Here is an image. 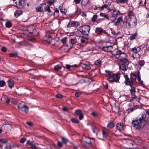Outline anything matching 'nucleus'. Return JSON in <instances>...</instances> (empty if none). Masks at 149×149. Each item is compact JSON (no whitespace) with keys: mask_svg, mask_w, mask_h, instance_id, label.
I'll list each match as a JSON object with an SVG mask.
<instances>
[{"mask_svg":"<svg viewBox=\"0 0 149 149\" xmlns=\"http://www.w3.org/2000/svg\"><path fill=\"white\" fill-rule=\"evenodd\" d=\"M148 119L146 115L142 114L139 119L133 120L132 125L135 129L139 130L143 127Z\"/></svg>","mask_w":149,"mask_h":149,"instance_id":"f257e3e1","label":"nucleus"},{"mask_svg":"<svg viewBox=\"0 0 149 149\" xmlns=\"http://www.w3.org/2000/svg\"><path fill=\"white\" fill-rule=\"evenodd\" d=\"M113 55L114 57L118 60L120 62L128 59L127 56L126 54L122 52L121 50L116 51V53Z\"/></svg>","mask_w":149,"mask_h":149,"instance_id":"f03ea898","label":"nucleus"},{"mask_svg":"<svg viewBox=\"0 0 149 149\" xmlns=\"http://www.w3.org/2000/svg\"><path fill=\"white\" fill-rule=\"evenodd\" d=\"M121 74L116 73L110 75L107 79L110 83L118 82L120 79Z\"/></svg>","mask_w":149,"mask_h":149,"instance_id":"7ed1b4c3","label":"nucleus"},{"mask_svg":"<svg viewBox=\"0 0 149 149\" xmlns=\"http://www.w3.org/2000/svg\"><path fill=\"white\" fill-rule=\"evenodd\" d=\"M120 68L124 71H126L128 68V65L129 64L128 59L120 62Z\"/></svg>","mask_w":149,"mask_h":149,"instance_id":"20e7f679","label":"nucleus"},{"mask_svg":"<svg viewBox=\"0 0 149 149\" xmlns=\"http://www.w3.org/2000/svg\"><path fill=\"white\" fill-rule=\"evenodd\" d=\"M81 143L85 147H88L89 145L91 144L92 142L89 138L85 136H83L81 141Z\"/></svg>","mask_w":149,"mask_h":149,"instance_id":"39448f33","label":"nucleus"},{"mask_svg":"<svg viewBox=\"0 0 149 149\" xmlns=\"http://www.w3.org/2000/svg\"><path fill=\"white\" fill-rule=\"evenodd\" d=\"M82 28L81 33L85 35V36L88 37V33H89L90 29V26L89 25H84L80 27V29Z\"/></svg>","mask_w":149,"mask_h":149,"instance_id":"423d86ee","label":"nucleus"},{"mask_svg":"<svg viewBox=\"0 0 149 149\" xmlns=\"http://www.w3.org/2000/svg\"><path fill=\"white\" fill-rule=\"evenodd\" d=\"M17 107L19 110L26 113H27L29 110V107L25 104H22V103H19Z\"/></svg>","mask_w":149,"mask_h":149,"instance_id":"0eeeda50","label":"nucleus"},{"mask_svg":"<svg viewBox=\"0 0 149 149\" xmlns=\"http://www.w3.org/2000/svg\"><path fill=\"white\" fill-rule=\"evenodd\" d=\"M129 18L128 19L134 23L136 22V20L134 13L132 11H130L128 14Z\"/></svg>","mask_w":149,"mask_h":149,"instance_id":"6e6552de","label":"nucleus"},{"mask_svg":"<svg viewBox=\"0 0 149 149\" xmlns=\"http://www.w3.org/2000/svg\"><path fill=\"white\" fill-rule=\"evenodd\" d=\"M125 83L126 85L130 86L133 84V81L131 79L128 77L127 75H125Z\"/></svg>","mask_w":149,"mask_h":149,"instance_id":"1a4fd4ad","label":"nucleus"},{"mask_svg":"<svg viewBox=\"0 0 149 149\" xmlns=\"http://www.w3.org/2000/svg\"><path fill=\"white\" fill-rule=\"evenodd\" d=\"M107 136V133L104 130L103 131L102 133V134H98L97 135V137L98 139L102 140H106Z\"/></svg>","mask_w":149,"mask_h":149,"instance_id":"9d476101","label":"nucleus"},{"mask_svg":"<svg viewBox=\"0 0 149 149\" xmlns=\"http://www.w3.org/2000/svg\"><path fill=\"white\" fill-rule=\"evenodd\" d=\"M130 86L131 88L130 90V93L131 94L132 97L133 98H135L136 97V96L135 95V93L136 92L135 88L132 86V85Z\"/></svg>","mask_w":149,"mask_h":149,"instance_id":"9b49d317","label":"nucleus"},{"mask_svg":"<svg viewBox=\"0 0 149 149\" xmlns=\"http://www.w3.org/2000/svg\"><path fill=\"white\" fill-rule=\"evenodd\" d=\"M120 14V13L118 10H113L112 13L111 15L113 17H116L119 15Z\"/></svg>","mask_w":149,"mask_h":149,"instance_id":"f8f14e48","label":"nucleus"},{"mask_svg":"<svg viewBox=\"0 0 149 149\" xmlns=\"http://www.w3.org/2000/svg\"><path fill=\"white\" fill-rule=\"evenodd\" d=\"M113 47L112 46H108L103 47V49L106 52H110L112 51Z\"/></svg>","mask_w":149,"mask_h":149,"instance_id":"ddd939ff","label":"nucleus"},{"mask_svg":"<svg viewBox=\"0 0 149 149\" xmlns=\"http://www.w3.org/2000/svg\"><path fill=\"white\" fill-rule=\"evenodd\" d=\"M124 24L126 26L127 28H130L132 25L134 23L127 19L126 21L124 22Z\"/></svg>","mask_w":149,"mask_h":149,"instance_id":"4468645a","label":"nucleus"},{"mask_svg":"<svg viewBox=\"0 0 149 149\" xmlns=\"http://www.w3.org/2000/svg\"><path fill=\"white\" fill-rule=\"evenodd\" d=\"M116 129L120 131L123 130V126L120 123H118L116 125Z\"/></svg>","mask_w":149,"mask_h":149,"instance_id":"2eb2a0df","label":"nucleus"},{"mask_svg":"<svg viewBox=\"0 0 149 149\" xmlns=\"http://www.w3.org/2000/svg\"><path fill=\"white\" fill-rule=\"evenodd\" d=\"M122 16L120 17L117 19V21L114 23V25L118 26L119 25L120 22L122 21Z\"/></svg>","mask_w":149,"mask_h":149,"instance_id":"dca6fc26","label":"nucleus"},{"mask_svg":"<svg viewBox=\"0 0 149 149\" xmlns=\"http://www.w3.org/2000/svg\"><path fill=\"white\" fill-rule=\"evenodd\" d=\"M71 25L72 27H77L79 26L80 24L79 22L73 21L71 22Z\"/></svg>","mask_w":149,"mask_h":149,"instance_id":"f3484780","label":"nucleus"},{"mask_svg":"<svg viewBox=\"0 0 149 149\" xmlns=\"http://www.w3.org/2000/svg\"><path fill=\"white\" fill-rule=\"evenodd\" d=\"M8 86L10 88H12L14 85V83L13 81L10 79L8 81Z\"/></svg>","mask_w":149,"mask_h":149,"instance_id":"a211bd4d","label":"nucleus"},{"mask_svg":"<svg viewBox=\"0 0 149 149\" xmlns=\"http://www.w3.org/2000/svg\"><path fill=\"white\" fill-rule=\"evenodd\" d=\"M103 31L102 29L101 28H97L95 29V32L97 34H100Z\"/></svg>","mask_w":149,"mask_h":149,"instance_id":"6ab92c4d","label":"nucleus"},{"mask_svg":"<svg viewBox=\"0 0 149 149\" xmlns=\"http://www.w3.org/2000/svg\"><path fill=\"white\" fill-rule=\"evenodd\" d=\"M133 107H132L130 109H128V110L130 111V112H132V111L134 109H136L138 108H139L140 106L139 105H133Z\"/></svg>","mask_w":149,"mask_h":149,"instance_id":"aec40b11","label":"nucleus"},{"mask_svg":"<svg viewBox=\"0 0 149 149\" xmlns=\"http://www.w3.org/2000/svg\"><path fill=\"white\" fill-rule=\"evenodd\" d=\"M140 48L139 47H135L132 49V51L135 53H137L139 52L140 51Z\"/></svg>","mask_w":149,"mask_h":149,"instance_id":"412c9836","label":"nucleus"},{"mask_svg":"<svg viewBox=\"0 0 149 149\" xmlns=\"http://www.w3.org/2000/svg\"><path fill=\"white\" fill-rule=\"evenodd\" d=\"M82 68L86 70H89L90 68V67L89 65L86 63L82 64L81 65Z\"/></svg>","mask_w":149,"mask_h":149,"instance_id":"4be33fe9","label":"nucleus"},{"mask_svg":"<svg viewBox=\"0 0 149 149\" xmlns=\"http://www.w3.org/2000/svg\"><path fill=\"white\" fill-rule=\"evenodd\" d=\"M131 77L134 80H136V73L135 72H132L130 74Z\"/></svg>","mask_w":149,"mask_h":149,"instance_id":"5701e85b","label":"nucleus"},{"mask_svg":"<svg viewBox=\"0 0 149 149\" xmlns=\"http://www.w3.org/2000/svg\"><path fill=\"white\" fill-rule=\"evenodd\" d=\"M59 9L60 10L61 12L64 14H65L67 12V10L66 9H65L63 7H61V6H59Z\"/></svg>","mask_w":149,"mask_h":149,"instance_id":"b1692460","label":"nucleus"},{"mask_svg":"<svg viewBox=\"0 0 149 149\" xmlns=\"http://www.w3.org/2000/svg\"><path fill=\"white\" fill-rule=\"evenodd\" d=\"M100 15L101 17H104L109 20V17L108 15L103 13H101L100 14Z\"/></svg>","mask_w":149,"mask_h":149,"instance_id":"393cba45","label":"nucleus"},{"mask_svg":"<svg viewBox=\"0 0 149 149\" xmlns=\"http://www.w3.org/2000/svg\"><path fill=\"white\" fill-rule=\"evenodd\" d=\"M114 126V124L113 122H110L107 124V127L109 128H112Z\"/></svg>","mask_w":149,"mask_h":149,"instance_id":"a878e982","label":"nucleus"},{"mask_svg":"<svg viewBox=\"0 0 149 149\" xmlns=\"http://www.w3.org/2000/svg\"><path fill=\"white\" fill-rule=\"evenodd\" d=\"M20 45L22 46H27L31 45V44L26 42H21L20 43Z\"/></svg>","mask_w":149,"mask_h":149,"instance_id":"bb28decb","label":"nucleus"},{"mask_svg":"<svg viewBox=\"0 0 149 149\" xmlns=\"http://www.w3.org/2000/svg\"><path fill=\"white\" fill-rule=\"evenodd\" d=\"M22 13V12L20 10H17L15 13V15L16 16L18 17Z\"/></svg>","mask_w":149,"mask_h":149,"instance_id":"cd10ccee","label":"nucleus"},{"mask_svg":"<svg viewBox=\"0 0 149 149\" xmlns=\"http://www.w3.org/2000/svg\"><path fill=\"white\" fill-rule=\"evenodd\" d=\"M138 36L137 33H135L133 35L131 36L130 37V40H132L135 39Z\"/></svg>","mask_w":149,"mask_h":149,"instance_id":"c85d7f7f","label":"nucleus"},{"mask_svg":"<svg viewBox=\"0 0 149 149\" xmlns=\"http://www.w3.org/2000/svg\"><path fill=\"white\" fill-rule=\"evenodd\" d=\"M70 42L72 45H74L77 42V40L76 39H71L70 40Z\"/></svg>","mask_w":149,"mask_h":149,"instance_id":"c756f323","label":"nucleus"},{"mask_svg":"<svg viewBox=\"0 0 149 149\" xmlns=\"http://www.w3.org/2000/svg\"><path fill=\"white\" fill-rule=\"evenodd\" d=\"M25 90L24 89L22 92H21V91H19V95H23V96H29V95L28 94H26L25 93H24L25 92Z\"/></svg>","mask_w":149,"mask_h":149,"instance_id":"7c9ffc66","label":"nucleus"},{"mask_svg":"<svg viewBox=\"0 0 149 149\" xmlns=\"http://www.w3.org/2000/svg\"><path fill=\"white\" fill-rule=\"evenodd\" d=\"M108 7V5L107 4H104L102 5L101 7H98V8L100 11H102L104 8H107Z\"/></svg>","mask_w":149,"mask_h":149,"instance_id":"2f4dec72","label":"nucleus"},{"mask_svg":"<svg viewBox=\"0 0 149 149\" xmlns=\"http://www.w3.org/2000/svg\"><path fill=\"white\" fill-rule=\"evenodd\" d=\"M36 11L37 12H43L44 11L43 10V8L41 6H39L37 7L36 9Z\"/></svg>","mask_w":149,"mask_h":149,"instance_id":"473e14b6","label":"nucleus"},{"mask_svg":"<svg viewBox=\"0 0 149 149\" xmlns=\"http://www.w3.org/2000/svg\"><path fill=\"white\" fill-rule=\"evenodd\" d=\"M44 9L45 11L48 12L49 13H51V10L50 9V7L48 6H45Z\"/></svg>","mask_w":149,"mask_h":149,"instance_id":"72a5a7b5","label":"nucleus"},{"mask_svg":"<svg viewBox=\"0 0 149 149\" xmlns=\"http://www.w3.org/2000/svg\"><path fill=\"white\" fill-rule=\"evenodd\" d=\"M116 1L117 3L122 4L126 3L128 0H116Z\"/></svg>","mask_w":149,"mask_h":149,"instance_id":"f704fd0d","label":"nucleus"},{"mask_svg":"<svg viewBox=\"0 0 149 149\" xmlns=\"http://www.w3.org/2000/svg\"><path fill=\"white\" fill-rule=\"evenodd\" d=\"M61 67L59 65H58L55 66L54 68L55 70L56 71H58L61 70Z\"/></svg>","mask_w":149,"mask_h":149,"instance_id":"c9c22d12","label":"nucleus"},{"mask_svg":"<svg viewBox=\"0 0 149 149\" xmlns=\"http://www.w3.org/2000/svg\"><path fill=\"white\" fill-rule=\"evenodd\" d=\"M6 27L10 28L12 26V24L10 22H8L6 23Z\"/></svg>","mask_w":149,"mask_h":149,"instance_id":"e433bc0d","label":"nucleus"},{"mask_svg":"<svg viewBox=\"0 0 149 149\" xmlns=\"http://www.w3.org/2000/svg\"><path fill=\"white\" fill-rule=\"evenodd\" d=\"M146 0H141L139 2V4L142 6H144L146 5Z\"/></svg>","mask_w":149,"mask_h":149,"instance_id":"4c0bfd02","label":"nucleus"},{"mask_svg":"<svg viewBox=\"0 0 149 149\" xmlns=\"http://www.w3.org/2000/svg\"><path fill=\"white\" fill-rule=\"evenodd\" d=\"M75 113L77 115H79L82 113L80 109L77 110L75 111Z\"/></svg>","mask_w":149,"mask_h":149,"instance_id":"58836bf2","label":"nucleus"},{"mask_svg":"<svg viewBox=\"0 0 149 149\" xmlns=\"http://www.w3.org/2000/svg\"><path fill=\"white\" fill-rule=\"evenodd\" d=\"M95 64L97 66H100L101 64V61L100 60H97L95 62Z\"/></svg>","mask_w":149,"mask_h":149,"instance_id":"ea45409f","label":"nucleus"},{"mask_svg":"<svg viewBox=\"0 0 149 149\" xmlns=\"http://www.w3.org/2000/svg\"><path fill=\"white\" fill-rule=\"evenodd\" d=\"M72 122L74 123H78L79 122L78 120L75 118H72L71 119Z\"/></svg>","mask_w":149,"mask_h":149,"instance_id":"a19ab883","label":"nucleus"},{"mask_svg":"<svg viewBox=\"0 0 149 149\" xmlns=\"http://www.w3.org/2000/svg\"><path fill=\"white\" fill-rule=\"evenodd\" d=\"M88 2V0H81L82 4L85 5L87 4Z\"/></svg>","mask_w":149,"mask_h":149,"instance_id":"79ce46f5","label":"nucleus"},{"mask_svg":"<svg viewBox=\"0 0 149 149\" xmlns=\"http://www.w3.org/2000/svg\"><path fill=\"white\" fill-rule=\"evenodd\" d=\"M30 146H31V148L33 149H36L37 148L35 143L33 142H32Z\"/></svg>","mask_w":149,"mask_h":149,"instance_id":"37998d69","label":"nucleus"},{"mask_svg":"<svg viewBox=\"0 0 149 149\" xmlns=\"http://www.w3.org/2000/svg\"><path fill=\"white\" fill-rule=\"evenodd\" d=\"M62 142L65 144L68 141V140L64 137H62Z\"/></svg>","mask_w":149,"mask_h":149,"instance_id":"c03bdc74","label":"nucleus"},{"mask_svg":"<svg viewBox=\"0 0 149 149\" xmlns=\"http://www.w3.org/2000/svg\"><path fill=\"white\" fill-rule=\"evenodd\" d=\"M64 68H66L68 70H70V69L72 68L71 65H69L67 64L65 65V67H63Z\"/></svg>","mask_w":149,"mask_h":149,"instance_id":"a18cd8bd","label":"nucleus"},{"mask_svg":"<svg viewBox=\"0 0 149 149\" xmlns=\"http://www.w3.org/2000/svg\"><path fill=\"white\" fill-rule=\"evenodd\" d=\"M97 15H93L92 18V21L93 22L95 21L97 19Z\"/></svg>","mask_w":149,"mask_h":149,"instance_id":"49530a36","label":"nucleus"},{"mask_svg":"<svg viewBox=\"0 0 149 149\" xmlns=\"http://www.w3.org/2000/svg\"><path fill=\"white\" fill-rule=\"evenodd\" d=\"M9 56L10 57H15L17 56V53L10 54H9Z\"/></svg>","mask_w":149,"mask_h":149,"instance_id":"de8ad7c7","label":"nucleus"},{"mask_svg":"<svg viewBox=\"0 0 149 149\" xmlns=\"http://www.w3.org/2000/svg\"><path fill=\"white\" fill-rule=\"evenodd\" d=\"M56 1V0H49V3L50 5H52Z\"/></svg>","mask_w":149,"mask_h":149,"instance_id":"09e8293b","label":"nucleus"},{"mask_svg":"<svg viewBox=\"0 0 149 149\" xmlns=\"http://www.w3.org/2000/svg\"><path fill=\"white\" fill-rule=\"evenodd\" d=\"M87 37H86V38L85 39H84V38H81V42L82 43H86V42H87Z\"/></svg>","mask_w":149,"mask_h":149,"instance_id":"8fccbe9b","label":"nucleus"},{"mask_svg":"<svg viewBox=\"0 0 149 149\" xmlns=\"http://www.w3.org/2000/svg\"><path fill=\"white\" fill-rule=\"evenodd\" d=\"M5 81H1L0 82V86L1 87H3L5 85Z\"/></svg>","mask_w":149,"mask_h":149,"instance_id":"3c124183","label":"nucleus"},{"mask_svg":"<svg viewBox=\"0 0 149 149\" xmlns=\"http://www.w3.org/2000/svg\"><path fill=\"white\" fill-rule=\"evenodd\" d=\"M67 37H65L64 38H62L61 40V42L63 43H65L66 42V40L67 39Z\"/></svg>","mask_w":149,"mask_h":149,"instance_id":"603ef678","label":"nucleus"},{"mask_svg":"<svg viewBox=\"0 0 149 149\" xmlns=\"http://www.w3.org/2000/svg\"><path fill=\"white\" fill-rule=\"evenodd\" d=\"M147 47V45H142L140 46L139 47L140 48V50L141 49H144L145 48H146Z\"/></svg>","mask_w":149,"mask_h":149,"instance_id":"864d4df0","label":"nucleus"},{"mask_svg":"<svg viewBox=\"0 0 149 149\" xmlns=\"http://www.w3.org/2000/svg\"><path fill=\"white\" fill-rule=\"evenodd\" d=\"M26 138H25V137L23 138L20 139V142L21 143H23L24 142L26 141Z\"/></svg>","mask_w":149,"mask_h":149,"instance_id":"5fc2aeb1","label":"nucleus"},{"mask_svg":"<svg viewBox=\"0 0 149 149\" xmlns=\"http://www.w3.org/2000/svg\"><path fill=\"white\" fill-rule=\"evenodd\" d=\"M145 61L143 60L139 62V64L141 66H143L145 64Z\"/></svg>","mask_w":149,"mask_h":149,"instance_id":"6e6d98bb","label":"nucleus"},{"mask_svg":"<svg viewBox=\"0 0 149 149\" xmlns=\"http://www.w3.org/2000/svg\"><path fill=\"white\" fill-rule=\"evenodd\" d=\"M1 50L2 52H6L7 51V49L6 47H2L1 49Z\"/></svg>","mask_w":149,"mask_h":149,"instance_id":"4d7b16f0","label":"nucleus"},{"mask_svg":"<svg viewBox=\"0 0 149 149\" xmlns=\"http://www.w3.org/2000/svg\"><path fill=\"white\" fill-rule=\"evenodd\" d=\"M57 144L58 146L60 148L61 147L63 146L62 143L59 141H58Z\"/></svg>","mask_w":149,"mask_h":149,"instance_id":"13d9d810","label":"nucleus"},{"mask_svg":"<svg viewBox=\"0 0 149 149\" xmlns=\"http://www.w3.org/2000/svg\"><path fill=\"white\" fill-rule=\"evenodd\" d=\"M7 140L5 139H1L0 140V141L3 143H6L7 142Z\"/></svg>","mask_w":149,"mask_h":149,"instance_id":"bf43d9fd","label":"nucleus"},{"mask_svg":"<svg viewBox=\"0 0 149 149\" xmlns=\"http://www.w3.org/2000/svg\"><path fill=\"white\" fill-rule=\"evenodd\" d=\"M138 80L140 83L141 84H143V81L141 80L140 77H138Z\"/></svg>","mask_w":149,"mask_h":149,"instance_id":"052dcab7","label":"nucleus"},{"mask_svg":"<svg viewBox=\"0 0 149 149\" xmlns=\"http://www.w3.org/2000/svg\"><path fill=\"white\" fill-rule=\"evenodd\" d=\"M84 118V116L82 113L79 115V119L81 120Z\"/></svg>","mask_w":149,"mask_h":149,"instance_id":"680f3d73","label":"nucleus"},{"mask_svg":"<svg viewBox=\"0 0 149 149\" xmlns=\"http://www.w3.org/2000/svg\"><path fill=\"white\" fill-rule=\"evenodd\" d=\"M115 105L116 107L118 109H119V103H115Z\"/></svg>","mask_w":149,"mask_h":149,"instance_id":"e2e57ef3","label":"nucleus"},{"mask_svg":"<svg viewBox=\"0 0 149 149\" xmlns=\"http://www.w3.org/2000/svg\"><path fill=\"white\" fill-rule=\"evenodd\" d=\"M33 142H31L30 140H28L26 142V145H30Z\"/></svg>","mask_w":149,"mask_h":149,"instance_id":"0e129e2a","label":"nucleus"},{"mask_svg":"<svg viewBox=\"0 0 149 149\" xmlns=\"http://www.w3.org/2000/svg\"><path fill=\"white\" fill-rule=\"evenodd\" d=\"M28 39L30 40H35V39L33 37L31 36H29L28 37Z\"/></svg>","mask_w":149,"mask_h":149,"instance_id":"69168bd1","label":"nucleus"},{"mask_svg":"<svg viewBox=\"0 0 149 149\" xmlns=\"http://www.w3.org/2000/svg\"><path fill=\"white\" fill-rule=\"evenodd\" d=\"M81 0H74V2L77 4H79L80 3Z\"/></svg>","mask_w":149,"mask_h":149,"instance_id":"338daca9","label":"nucleus"},{"mask_svg":"<svg viewBox=\"0 0 149 149\" xmlns=\"http://www.w3.org/2000/svg\"><path fill=\"white\" fill-rule=\"evenodd\" d=\"M26 124L30 126H32L33 125V124L31 122H27Z\"/></svg>","mask_w":149,"mask_h":149,"instance_id":"774afa93","label":"nucleus"}]
</instances>
